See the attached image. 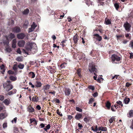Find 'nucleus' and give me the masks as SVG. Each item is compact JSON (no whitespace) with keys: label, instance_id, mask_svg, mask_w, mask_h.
<instances>
[{"label":"nucleus","instance_id":"nucleus-1","mask_svg":"<svg viewBox=\"0 0 133 133\" xmlns=\"http://www.w3.org/2000/svg\"><path fill=\"white\" fill-rule=\"evenodd\" d=\"M11 83V82L10 81L8 80L3 84V87L7 92L13 88V86L10 84Z\"/></svg>","mask_w":133,"mask_h":133},{"label":"nucleus","instance_id":"nucleus-2","mask_svg":"<svg viewBox=\"0 0 133 133\" xmlns=\"http://www.w3.org/2000/svg\"><path fill=\"white\" fill-rule=\"evenodd\" d=\"M32 44L30 43H28L26 45L25 48V49H23V50L24 52L26 54H28L29 51H30L32 48Z\"/></svg>","mask_w":133,"mask_h":133},{"label":"nucleus","instance_id":"nucleus-3","mask_svg":"<svg viewBox=\"0 0 133 133\" xmlns=\"http://www.w3.org/2000/svg\"><path fill=\"white\" fill-rule=\"evenodd\" d=\"M89 70L91 73L97 72V70L95 67V65L93 64H91L89 65Z\"/></svg>","mask_w":133,"mask_h":133},{"label":"nucleus","instance_id":"nucleus-4","mask_svg":"<svg viewBox=\"0 0 133 133\" xmlns=\"http://www.w3.org/2000/svg\"><path fill=\"white\" fill-rule=\"evenodd\" d=\"M111 58L112 61L113 62L115 61H119L121 59V58L120 57L118 56L117 55L115 54L112 55Z\"/></svg>","mask_w":133,"mask_h":133},{"label":"nucleus","instance_id":"nucleus-5","mask_svg":"<svg viewBox=\"0 0 133 133\" xmlns=\"http://www.w3.org/2000/svg\"><path fill=\"white\" fill-rule=\"evenodd\" d=\"M123 26L125 28V30L127 32H129L130 31V29L131 26V25L130 23L126 22L124 24Z\"/></svg>","mask_w":133,"mask_h":133},{"label":"nucleus","instance_id":"nucleus-6","mask_svg":"<svg viewBox=\"0 0 133 133\" xmlns=\"http://www.w3.org/2000/svg\"><path fill=\"white\" fill-rule=\"evenodd\" d=\"M75 118L76 120H79L80 119L83 118L82 114L81 113H77L75 117Z\"/></svg>","mask_w":133,"mask_h":133},{"label":"nucleus","instance_id":"nucleus-7","mask_svg":"<svg viewBox=\"0 0 133 133\" xmlns=\"http://www.w3.org/2000/svg\"><path fill=\"white\" fill-rule=\"evenodd\" d=\"M25 36V34L23 33L18 34L17 35V37L19 39H22Z\"/></svg>","mask_w":133,"mask_h":133},{"label":"nucleus","instance_id":"nucleus-8","mask_svg":"<svg viewBox=\"0 0 133 133\" xmlns=\"http://www.w3.org/2000/svg\"><path fill=\"white\" fill-rule=\"evenodd\" d=\"M47 69L50 70V72L52 74L55 73L56 71V67L54 66L53 67L51 66H47Z\"/></svg>","mask_w":133,"mask_h":133},{"label":"nucleus","instance_id":"nucleus-9","mask_svg":"<svg viewBox=\"0 0 133 133\" xmlns=\"http://www.w3.org/2000/svg\"><path fill=\"white\" fill-rule=\"evenodd\" d=\"M21 30L20 28L17 26H16L12 29V32L15 33H18L20 32Z\"/></svg>","mask_w":133,"mask_h":133},{"label":"nucleus","instance_id":"nucleus-10","mask_svg":"<svg viewBox=\"0 0 133 133\" xmlns=\"http://www.w3.org/2000/svg\"><path fill=\"white\" fill-rule=\"evenodd\" d=\"M94 36L95 37H94V38H95V39L98 41L100 42L102 41V37L101 36H100L98 34H94Z\"/></svg>","mask_w":133,"mask_h":133},{"label":"nucleus","instance_id":"nucleus-11","mask_svg":"<svg viewBox=\"0 0 133 133\" xmlns=\"http://www.w3.org/2000/svg\"><path fill=\"white\" fill-rule=\"evenodd\" d=\"M15 35L12 33H10L8 36H7L6 37V39L7 40H9V39L10 40H11L13 38H15Z\"/></svg>","mask_w":133,"mask_h":133},{"label":"nucleus","instance_id":"nucleus-12","mask_svg":"<svg viewBox=\"0 0 133 133\" xmlns=\"http://www.w3.org/2000/svg\"><path fill=\"white\" fill-rule=\"evenodd\" d=\"M27 110L29 113H32L35 111L34 109L31 105L28 106L27 108Z\"/></svg>","mask_w":133,"mask_h":133},{"label":"nucleus","instance_id":"nucleus-13","mask_svg":"<svg viewBox=\"0 0 133 133\" xmlns=\"http://www.w3.org/2000/svg\"><path fill=\"white\" fill-rule=\"evenodd\" d=\"M25 42L23 40H21L18 42V45L19 47H23L24 46Z\"/></svg>","mask_w":133,"mask_h":133},{"label":"nucleus","instance_id":"nucleus-14","mask_svg":"<svg viewBox=\"0 0 133 133\" xmlns=\"http://www.w3.org/2000/svg\"><path fill=\"white\" fill-rule=\"evenodd\" d=\"M79 38V37L77 35V34H76L73 37V41L75 44L77 43L78 39Z\"/></svg>","mask_w":133,"mask_h":133},{"label":"nucleus","instance_id":"nucleus-15","mask_svg":"<svg viewBox=\"0 0 133 133\" xmlns=\"http://www.w3.org/2000/svg\"><path fill=\"white\" fill-rule=\"evenodd\" d=\"M29 120L31 123H32L33 124L35 125H37V121L36 120L35 118H30Z\"/></svg>","mask_w":133,"mask_h":133},{"label":"nucleus","instance_id":"nucleus-16","mask_svg":"<svg viewBox=\"0 0 133 133\" xmlns=\"http://www.w3.org/2000/svg\"><path fill=\"white\" fill-rule=\"evenodd\" d=\"M70 92L71 91L70 89L68 88H66L65 89L64 91V93L66 96H69L70 94Z\"/></svg>","mask_w":133,"mask_h":133},{"label":"nucleus","instance_id":"nucleus-17","mask_svg":"<svg viewBox=\"0 0 133 133\" xmlns=\"http://www.w3.org/2000/svg\"><path fill=\"white\" fill-rule=\"evenodd\" d=\"M3 102L6 105H8L11 103L10 100V99H5Z\"/></svg>","mask_w":133,"mask_h":133},{"label":"nucleus","instance_id":"nucleus-18","mask_svg":"<svg viewBox=\"0 0 133 133\" xmlns=\"http://www.w3.org/2000/svg\"><path fill=\"white\" fill-rule=\"evenodd\" d=\"M104 22V24L106 25H110L111 23L110 19H108L107 18L105 19Z\"/></svg>","mask_w":133,"mask_h":133},{"label":"nucleus","instance_id":"nucleus-19","mask_svg":"<svg viewBox=\"0 0 133 133\" xmlns=\"http://www.w3.org/2000/svg\"><path fill=\"white\" fill-rule=\"evenodd\" d=\"M111 103L109 101H107L105 103V106L107 108V109L109 110L111 107Z\"/></svg>","mask_w":133,"mask_h":133},{"label":"nucleus","instance_id":"nucleus-20","mask_svg":"<svg viewBox=\"0 0 133 133\" xmlns=\"http://www.w3.org/2000/svg\"><path fill=\"white\" fill-rule=\"evenodd\" d=\"M91 118L90 116H85L83 120L86 123H87L90 121H91Z\"/></svg>","mask_w":133,"mask_h":133},{"label":"nucleus","instance_id":"nucleus-21","mask_svg":"<svg viewBox=\"0 0 133 133\" xmlns=\"http://www.w3.org/2000/svg\"><path fill=\"white\" fill-rule=\"evenodd\" d=\"M28 76L29 77L33 78L35 77V75L34 72H30L29 73Z\"/></svg>","mask_w":133,"mask_h":133},{"label":"nucleus","instance_id":"nucleus-22","mask_svg":"<svg viewBox=\"0 0 133 133\" xmlns=\"http://www.w3.org/2000/svg\"><path fill=\"white\" fill-rule=\"evenodd\" d=\"M16 39H14L12 40V47L14 48H15L16 47Z\"/></svg>","mask_w":133,"mask_h":133},{"label":"nucleus","instance_id":"nucleus-23","mask_svg":"<svg viewBox=\"0 0 133 133\" xmlns=\"http://www.w3.org/2000/svg\"><path fill=\"white\" fill-rule=\"evenodd\" d=\"M116 37L117 40H120L121 38H123L124 37V35L123 34L118 35L117 34L116 35Z\"/></svg>","mask_w":133,"mask_h":133},{"label":"nucleus","instance_id":"nucleus-24","mask_svg":"<svg viewBox=\"0 0 133 133\" xmlns=\"http://www.w3.org/2000/svg\"><path fill=\"white\" fill-rule=\"evenodd\" d=\"M98 130L106 131L107 130V128L105 127H98Z\"/></svg>","mask_w":133,"mask_h":133},{"label":"nucleus","instance_id":"nucleus-25","mask_svg":"<svg viewBox=\"0 0 133 133\" xmlns=\"http://www.w3.org/2000/svg\"><path fill=\"white\" fill-rule=\"evenodd\" d=\"M16 91L17 90L16 89H14L12 91H10L8 92V93L7 94L8 95H10L16 93Z\"/></svg>","mask_w":133,"mask_h":133},{"label":"nucleus","instance_id":"nucleus-26","mask_svg":"<svg viewBox=\"0 0 133 133\" xmlns=\"http://www.w3.org/2000/svg\"><path fill=\"white\" fill-rule=\"evenodd\" d=\"M81 70L80 68L78 69L77 70V73L78 75V77L81 78L82 77V75L81 74Z\"/></svg>","mask_w":133,"mask_h":133},{"label":"nucleus","instance_id":"nucleus-27","mask_svg":"<svg viewBox=\"0 0 133 133\" xmlns=\"http://www.w3.org/2000/svg\"><path fill=\"white\" fill-rule=\"evenodd\" d=\"M30 11L28 8H26L22 12V13L23 15H27L29 12Z\"/></svg>","mask_w":133,"mask_h":133},{"label":"nucleus","instance_id":"nucleus-28","mask_svg":"<svg viewBox=\"0 0 133 133\" xmlns=\"http://www.w3.org/2000/svg\"><path fill=\"white\" fill-rule=\"evenodd\" d=\"M38 100V98L37 96H33L31 100L33 102H37Z\"/></svg>","mask_w":133,"mask_h":133},{"label":"nucleus","instance_id":"nucleus-29","mask_svg":"<svg viewBox=\"0 0 133 133\" xmlns=\"http://www.w3.org/2000/svg\"><path fill=\"white\" fill-rule=\"evenodd\" d=\"M91 128V130L94 132H97L98 130V128L97 125L92 127Z\"/></svg>","mask_w":133,"mask_h":133},{"label":"nucleus","instance_id":"nucleus-30","mask_svg":"<svg viewBox=\"0 0 133 133\" xmlns=\"http://www.w3.org/2000/svg\"><path fill=\"white\" fill-rule=\"evenodd\" d=\"M128 117L129 118L133 117V110H130L128 114Z\"/></svg>","mask_w":133,"mask_h":133},{"label":"nucleus","instance_id":"nucleus-31","mask_svg":"<svg viewBox=\"0 0 133 133\" xmlns=\"http://www.w3.org/2000/svg\"><path fill=\"white\" fill-rule=\"evenodd\" d=\"M0 68L2 71V74H4L5 72V66L3 64H2L1 66H0Z\"/></svg>","mask_w":133,"mask_h":133},{"label":"nucleus","instance_id":"nucleus-32","mask_svg":"<svg viewBox=\"0 0 133 133\" xmlns=\"http://www.w3.org/2000/svg\"><path fill=\"white\" fill-rule=\"evenodd\" d=\"M50 85L48 84L46 85L43 87V89L44 90V91L45 93H46V92L45 90L49 89L50 88Z\"/></svg>","mask_w":133,"mask_h":133},{"label":"nucleus","instance_id":"nucleus-33","mask_svg":"<svg viewBox=\"0 0 133 133\" xmlns=\"http://www.w3.org/2000/svg\"><path fill=\"white\" fill-rule=\"evenodd\" d=\"M130 100V99L129 98H125L124 99L123 102L125 104H128Z\"/></svg>","mask_w":133,"mask_h":133},{"label":"nucleus","instance_id":"nucleus-34","mask_svg":"<svg viewBox=\"0 0 133 133\" xmlns=\"http://www.w3.org/2000/svg\"><path fill=\"white\" fill-rule=\"evenodd\" d=\"M51 125L50 124H48L47 126H45V128L43 129L46 132H48V130H49L50 128Z\"/></svg>","mask_w":133,"mask_h":133},{"label":"nucleus","instance_id":"nucleus-35","mask_svg":"<svg viewBox=\"0 0 133 133\" xmlns=\"http://www.w3.org/2000/svg\"><path fill=\"white\" fill-rule=\"evenodd\" d=\"M36 84L35 86L37 88L40 87H41L42 84L39 81H36Z\"/></svg>","mask_w":133,"mask_h":133},{"label":"nucleus","instance_id":"nucleus-36","mask_svg":"<svg viewBox=\"0 0 133 133\" xmlns=\"http://www.w3.org/2000/svg\"><path fill=\"white\" fill-rule=\"evenodd\" d=\"M116 103L118 105H119V107L121 108L123 106V104L122 103V102L120 101H117Z\"/></svg>","mask_w":133,"mask_h":133},{"label":"nucleus","instance_id":"nucleus-37","mask_svg":"<svg viewBox=\"0 0 133 133\" xmlns=\"http://www.w3.org/2000/svg\"><path fill=\"white\" fill-rule=\"evenodd\" d=\"M114 6L116 9L118 10V9L120 7V5L119 3H115L114 4Z\"/></svg>","mask_w":133,"mask_h":133},{"label":"nucleus","instance_id":"nucleus-38","mask_svg":"<svg viewBox=\"0 0 133 133\" xmlns=\"http://www.w3.org/2000/svg\"><path fill=\"white\" fill-rule=\"evenodd\" d=\"M9 79L12 81H15L17 80V78L16 76L14 77L11 75L9 77Z\"/></svg>","mask_w":133,"mask_h":133},{"label":"nucleus","instance_id":"nucleus-39","mask_svg":"<svg viewBox=\"0 0 133 133\" xmlns=\"http://www.w3.org/2000/svg\"><path fill=\"white\" fill-rule=\"evenodd\" d=\"M125 36L127 38L129 39H131V35L130 33L125 34Z\"/></svg>","mask_w":133,"mask_h":133},{"label":"nucleus","instance_id":"nucleus-40","mask_svg":"<svg viewBox=\"0 0 133 133\" xmlns=\"http://www.w3.org/2000/svg\"><path fill=\"white\" fill-rule=\"evenodd\" d=\"M55 102L56 103H59L60 102L59 100L56 98H54L53 101H52V102Z\"/></svg>","mask_w":133,"mask_h":133},{"label":"nucleus","instance_id":"nucleus-41","mask_svg":"<svg viewBox=\"0 0 133 133\" xmlns=\"http://www.w3.org/2000/svg\"><path fill=\"white\" fill-rule=\"evenodd\" d=\"M102 36L104 39H105L108 40L110 38L109 36H106V34H104Z\"/></svg>","mask_w":133,"mask_h":133},{"label":"nucleus","instance_id":"nucleus-42","mask_svg":"<svg viewBox=\"0 0 133 133\" xmlns=\"http://www.w3.org/2000/svg\"><path fill=\"white\" fill-rule=\"evenodd\" d=\"M67 64L66 63L64 62L63 63L61 64L60 66V67L62 68H65V65H66Z\"/></svg>","mask_w":133,"mask_h":133},{"label":"nucleus","instance_id":"nucleus-43","mask_svg":"<svg viewBox=\"0 0 133 133\" xmlns=\"http://www.w3.org/2000/svg\"><path fill=\"white\" fill-rule=\"evenodd\" d=\"M37 26V25L34 22H33L32 24L31 25V27L34 30Z\"/></svg>","mask_w":133,"mask_h":133},{"label":"nucleus","instance_id":"nucleus-44","mask_svg":"<svg viewBox=\"0 0 133 133\" xmlns=\"http://www.w3.org/2000/svg\"><path fill=\"white\" fill-rule=\"evenodd\" d=\"M119 75H115L112 78V79H113L115 78L116 79H119Z\"/></svg>","mask_w":133,"mask_h":133},{"label":"nucleus","instance_id":"nucleus-45","mask_svg":"<svg viewBox=\"0 0 133 133\" xmlns=\"http://www.w3.org/2000/svg\"><path fill=\"white\" fill-rule=\"evenodd\" d=\"M115 118L114 117H112L109 120V121L110 123H112L115 120Z\"/></svg>","mask_w":133,"mask_h":133},{"label":"nucleus","instance_id":"nucleus-46","mask_svg":"<svg viewBox=\"0 0 133 133\" xmlns=\"http://www.w3.org/2000/svg\"><path fill=\"white\" fill-rule=\"evenodd\" d=\"M76 110L77 111H78L79 112H82V109H81L79 107H76Z\"/></svg>","mask_w":133,"mask_h":133},{"label":"nucleus","instance_id":"nucleus-47","mask_svg":"<svg viewBox=\"0 0 133 133\" xmlns=\"http://www.w3.org/2000/svg\"><path fill=\"white\" fill-rule=\"evenodd\" d=\"M24 67V65L23 64H19L18 65V67L21 69H22Z\"/></svg>","mask_w":133,"mask_h":133},{"label":"nucleus","instance_id":"nucleus-48","mask_svg":"<svg viewBox=\"0 0 133 133\" xmlns=\"http://www.w3.org/2000/svg\"><path fill=\"white\" fill-rule=\"evenodd\" d=\"M45 125H46V124L41 123L39 125V127L41 128H44L45 127Z\"/></svg>","mask_w":133,"mask_h":133},{"label":"nucleus","instance_id":"nucleus-49","mask_svg":"<svg viewBox=\"0 0 133 133\" xmlns=\"http://www.w3.org/2000/svg\"><path fill=\"white\" fill-rule=\"evenodd\" d=\"M16 60L18 62H22V58L20 57H18Z\"/></svg>","mask_w":133,"mask_h":133},{"label":"nucleus","instance_id":"nucleus-50","mask_svg":"<svg viewBox=\"0 0 133 133\" xmlns=\"http://www.w3.org/2000/svg\"><path fill=\"white\" fill-rule=\"evenodd\" d=\"M88 88L89 89H91L93 91L95 89V88L92 85L89 86L88 87Z\"/></svg>","mask_w":133,"mask_h":133},{"label":"nucleus","instance_id":"nucleus-51","mask_svg":"<svg viewBox=\"0 0 133 133\" xmlns=\"http://www.w3.org/2000/svg\"><path fill=\"white\" fill-rule=\"evenodd\" d=\"M5 117L4 114L3 113L0 114V119H2Z\"/></svg>","mask_w":133,"mask_h":133},{"label":"nucleus","instance_id":"nucleus-52","mask_svg":"<svg viewBox=\"0 0 133 133\" xmlns=\"http://www.w3.org/2000/svg\"><path fill=\"white\" fill-rule=\"evenodd\" d=\"M129 47H131V48L133 49V41H131L130 42V44H129Z\"/></svg>","mask_w":133,"mask_h":133},{"label":"nucleus","instance_id":"nucleus-53","mask_svg":"<svg viewBox=\"0 0 133 133\" xmlns=\"http://www.w3.org/2000/svg\"><path fill=\"white\" fill-rule=\"evenodd\" d=\"M60 45L62 46V48L63 50H64L66 48V45L65 44L61 43Z\"/></svg>","mask_w":133,"mask_h":133},{"label":"nucleus","instance_id":"nucleus-54","mask_svg":"<svg viewBox=\"0 0 133 133\" xmlns=\"http://www.w3.org/2000/svg\"><path fill=\"white\" fill-rule=\"evenodd\" d=\"M131 85V83H130L129 82H127L125 84V87H126L127 88L129 87L130 85Z\"/></svg>","mask_w":133,"mask_h":133},{"label":"nucleus","instance_id":"nucleus-55","mask_svg":"<svg viewBox=\"0 0 133 133\" xmlns=\"http://www.w3.org/2000/svg\"><path fill=\"white\" fill-rule=\"evenodd\" d=\"M94 98H91L89 100V102H88L89 104L92 103L93 101H94Z\"/></svg>","mask_w":133,"mask_h":133},{"label":"nucleus","instance_id":"nucleus-56","mask_svg":"<svg viewBox=\"0 0 133 133\" xmlns=\"http://www.w3.org/2000/svg\"><path fill=\"white\" fill-rule=\"evenodd\" d=\"M99 4L98 5H102L104 6V3L102 1H99Z\"/></svg>","mask_w":133,"mask_h":133},{"label":"nucleus","instance_id":"nucleus-57","mask_svg":"<svg viewBox=\"0 0 133 133\" xmlns=\"http://www.w3.org/2000/svg\"><path fill=\"white\" fill-rule=\"evenodd\" d=\"M14 133H18L19 132L18 129L16 127L14 128Z\"/></svg>","mask_w":133,"mask_h":133},{"label":"nucleus","instance_id":"nucleus-58","mask_svg":"<svg viewBox=\"0 0 133 133\" xmlns=\"http://www.w3.org/2000/svg\"><path fill=\"white\" fill-rule=\"evenodd\" d=\"M78 126L79 128V129H81L83 127V126L82 124L80 123H78Z\"/></svg>","mask_w":133,"mask_h":133},{"label":"nucleus","instance_id":"nucleus-59","mask_svg":"<svg viewBox=\"0 0 133 133\" xmlns=\"http://www.w3.org/2000/svg\"><path fill=\"white\" fill-rule=\"evenodd\" d=\"M55 93L56 92L55 91L53 90H52V91L49 92V94H51L52 95H53L54 96H55Z\"/></svg>","mask_w":133,"mask_h":133},{"label":"nucleus","instance_id":"nucleus-60","mask_svg":"<svg viewBox=\"0 0 133 133\" xmlns=\"http://www.w3.org/2000/svg\"><path fill=\"white\" fill-rule=\"evenodd\" d=\"M103 79L101 77H99L97 78L96 80L99 83H100L101 82V79Z\"/></svg>","mask_w":133,"mask_h":133},{"label":"nucleus","instance_id":"nucleus-61","mask_svg":"<svg viewBox=\"0 0 133 133\" xmlns=\"http://www.w3.org/2000/svg\"><path fill=\"white\" fill-rule=\"evenodd\" d=\"M96 31H98L101 34H102L104 30L102 29H96Z\"/></svg>","mask_w":133,"mask_h":133},{"label":"nucleus","instance_id":"nucleus-62","mask_svg":"<svg viewBox=\"0 0 133 133\" xmlns=\"http://www.w3.org/2000/svg\"><path fill=\"white\" fill-rule=\"evenodd\" d=\"M3 128H5L7 127V123H3Z\"/></svg>","mask_w":133,"mask_h":133},{"label":"nucleus","instance_id":"nucleus-63","mask_svg":"<svg viewBox=\"0 0 133 133\" xmlns=\"http://www.w3.org/2000/svg\"><path fill=\"white\" fill-rule=\"evenodd\" d=\"M17 119V118L16 117L14 118L13 119L12 121V123H16Z\"/></svg>","mask_w":133,"mask_h":133},{"label":"nucleus","instance_id":"nucleus-64","mask_svg":"<svg viewBox=\"0 0 133 133\" xmlns=\"http://www.w3.org/2000/svg\"><path fill=\"white\" fill-rule=\"evenodd\" d=\"M29 24V22L28 21H26L24 23V25L27 26Z\"/></svg>","mask_w":133,"mask_h":133}]
</instances>
